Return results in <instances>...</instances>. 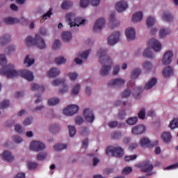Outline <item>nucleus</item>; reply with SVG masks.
Wrapping results in <instances>:
<instances>
[{
	"label": "nucleus",
	"instance_id": "1",
	"mask_svg": "<svg viewBox=\"0 0 178 178\" xmlns=\"http://www.w3.org/2000/svg\"><path fill=\"white\" fill-rule=\"evenodd\" d=\"M0 74H1V76H6L8 79H16V77L22 76V77H24V79L28 81H33V80H34V75L33 74V72L29 70L17 71L16 70L15 65L12 64H10L0 70Z\"/></svg>",
	"mask_w": 178,
	"mask_h": 178
},
{
	"label": "nucleus",
	"instance_id": "2",
	"mask_svg": "<svg viewBox=\"0 0 178 178\" xmlns=\"http://www.w3.org/2000/svg\"><path fill=\"white\" fill-rule=\"evenodd\" d=\"M97 56L102 65H105L100 70L101 76H108V74H109V72H111L112 66L113 65L112 58L106 56V50L104 49H99L97 51Z\"/></svg>",
	"mask_w": 178,
	"mask_h": 178
},
{
	"label": "nucleus",
	"instance_id": "3",
	"mask_svg": "<svg viewBox=\"0 0 178 178\" xmlns=\"http://www.w3.org/2000/svg\"><path fill=\"white\" fill-rule=\"evenodd\" d=\"M66 21L68 23L70 29H73V27H80V26H84L87 21L86 19L82 20L80 17H76V15L73 13H70L65 15Z\"/></svg>",
	"mask_w": 178,
	"mask_h": 178
},
{
	"label": "nucleus",
	"instance_id": "4",
	"mask_svg": "<svg viewBox=\"0 0 178 178\" xmlns=\"http://www.w3.org/2000/svg\"><path fill=\"white\" fill-rule=\"evenodd\" d=\"M112 154L113 156H116L117 158H122L124 155V151L120 147H112L110 146L106 149L107 155Z\"/></svg>",
	"mask_w": 178,
	"mask_h": 178
},
{
	"label": "nucleus",
	"instance_id": "5",
	"mask_svg": "<svg viewBox=\"0 0 178 178\" xmlns=\"http://www.w3.org/2000/svg\"><path fill=\"white\" fill-rule=\"evenodd\" d=\"M77 112H79V106L74 104L69 105L63 110V113L65 116H73Z\"/></svg>",
	"mask_w": 178,
	"mask_h": 178
},
{
	"label": "nucleus",
	"instance_id": "6",
	"mask_svg": "<svg viewBox=\"0 0 178 178\" xmlns=\"http://www.w3.org/2000/svg\"><path fill=\"white\" fill-rule=\"evenodd\" d=\"M140 168L141 170V172H144L145 173H148V176H152L154 175V172H152V170L154 169V165L151 162L149 161H145L142 164L140 165Z\"/></svg>",
	"mask_w": 178,
	"mask_h": 178
},
{
	"label": "nucleus",
	"instance_id": "7",
	"mask_svg": "<svg viewBox=\"0 0 178 178\" xmlns=\"http://www.w3.org/2000/svg\"><path fill=\"white\" fill-rule=\"evenodd\" d=\"M30 149L38 152L45 149V144L38 140H33L30 144Z\"/></svg>",
	"mask_w": 178,
	"mask_h": 178
},
{
	"label": "nucleus",
	"instance_id": "8",
	"mask_svg": "<svg viewBox=\"0 0 178 178\" xmlns=\"http://www.w3.org/2000/svg\"><path fill=\"white\" fill-rule=\"evenodd\" d=\"M173 59V51L172 50H168L165 51L163 56L162 65H170Z\"/></svg>",
	"mask_w": 178,
	"mask_h": 178
},
{
	"label": "nucleus",
	"instance_id": "9",
	"mask_svg": "<svg viewBox=\"0 0 178 178\" xmlns=\"http://www.w3.org/2000/svg\"><path fill=\"white\" fill-rule=\"evenodd\" d=\"M149 47L154 49L155 52H159L162 49V44L155 38H152L149 41Z\"/></svg>",
	"mask_w": 178,
	"mask_h": 178
},
{
	"label": "nucleus",
	"instance_id": "10",
	"mask_svg": "<svg viewBox=\"0 0 178 178\" xmlns=\"http://www.w3.org/2000/svg\"><path fill=\"white\" fill-rule=\"evenodd\" d=\"M35 45H36L39 49H45V48H47L45 40H44V38H42L40 34H36L35 36Z\"/></svg>",
	"mask_w": 178,
	"mask_h": 178
},
{
	"label": "nucleus",
	"instance_id": "11",
	"mask_svg": "<svg viewBox=\"0 0 178 178\" xmlns=\"http://www.w3.org/2000/svg\"><path fill=\"white\" fill-rule=\"evenodd\" d=\"M127 8H129V3H127L126 0H120L115 4V9L119 13L124 12V10H127Z\"/></svg>",
	"mask_w": 178,
	"mask_h": 178
},
{
	"label": "nucleus",
	"instance_id": "12",
	"mask_svg": "<svg viewBox=\"0 0 178 178\" xmlns=\"http://www.w3.org/2000/svg\"><path fill=\"white\" fill-rule=\"evenodd\" d=\"M1 157L3 161H5V162H8V163H12V162L15 161V156H13L11 152L8 150L3 152L1 154Z\"/></svg>",
	"mask_w": 178,
	"mask_h": 178
},
{
	"label": "nucleus",
	"instance_id": "13",
	"mask_svg": "<svg viewBox=\"0 0 178 178\" xmlns=\"http://www.w3.org/2000/svg\"><path fill=\"white\" fill-rule=\"evenodd\" d=\"M120 37V32H114L108 37V42L109 45H115L116 42H119V38Z\"/></svg>",
	"mask_w": 178,
	"mask_h": 178
},
{
	"label": "nucleus",
	"instance_id": "14",
	"mask_svg": "<svg viewBox=\"0 0 178 178\" xmlns=\"http://www.w3.org/2000/svg\"><path fill=\"white\" fill-rule=\"evenodd\" d=\"M83 116L86 122H88V123H92V122H94V120L95 119L92 111L89 108H86L84 110Z\"/></svg>",
	"mask_w": 178,
	"mask_h": 178
},
{
	"label": "nucleus",
	"instance_id": "15",
	"mask_svg": "<svg viewBox=\"0 0 178 178\" xmlns=\"http://www.w3.org/2000/svg\"><path fill=\"white\" fill-rule=\"evenodd\" d=\"M124 84H126V79L123 78H118L115 79H113L108 83V86L110 87H113V86L122 87V86H124Z\"/></svg>",
	"mask_w": 178,
	"mask_h": 178
},
{
	"label": "nucleus",
	"instance_id": "16",
	"mask_svg": "<svg viewBox=\"0 0 178 178\" xmlns=\"http://www.w3.org/2000/svg\"><path fill=\"white\" fill-rule=\"evenodd\" d=\"M145 126L141 124L135 126L131 131L132 134H134V136H137L138 134H143V133L145 132Z\"/></svg>",
	"mask_w": 178,
	"mask_h": 178
},
{
	"label": "nucleus",
	"instance_id": "17",
	"mask_svg": "<svg viewBox=\"0 0 178 178\" xmlns=\"http://www.w3.org/2000/svg\"><path fill=\"white\" fill-rule=\"evenodd\" d=\"M105 26V19L99 18L98 19L94 26L95 31H99Z\"/></svg>",
	"mask_w": 178,
	"mask_h": 178
},
{
	"label": "nucleus",
	"instance_id": "18",
	"mask_svg": "<svg viewBox=\"0 0 178 178\" xmlns=\"http://www.w3.org/2000/svg\"><path fill=\"white\" fill-rule=\"evenodd\" d=\"M90 50H88L86 51H84L83 53H81L79 54V57L75 58L74 61L77 65H81L83 63V60L80 59V58H82V59H87L88 58V55H90Z\"/></svg>",
	"mask_w": 178,
	"mask_h": 178
},
{
	"label": "nucleus",
	"instance_id": "19",
	"mask_svg": "<svg viewBox=\"0 0 178 178\" xmlns=\"http://www.w3.org/2000/svg\"><path fill=\"white\" fill-rule=\"evenodd\" d=\"M59 74H60V70L58 67H52L47 72V76L50 78L58 77Z\"/></svg>",
	"mask_w": 178,
	"mask_h": 178
},
{
	"label": "nucleus",
	"instance_id": "20",
	"mask_svg": "<svg viewBox=\"0 0 178 178\" xmlns=\"http://www.w3.org/2000/svg\"><path fill=\"white\" fill-rule=\"evenodd\" d=\"M126 35L129 41H133L136 38V30L134 28H128L126 30Z\"/></svg>",
	"mask_w": 178,
	"mask_h": 178
},
{
	"label": "nucleus",
	"instance_id": "21",
	"mask_svg": "<svg viewBox=\"0 0 178 178\" xmlns=\"http://www.w3.org/2000/svg\"><path fill=\"white\" fill-rule=\"evenodd\" d=\"M161 137L164 143H170L172 141V134L170 132L164 131L161 134Z\"/></svg>",
	"mask_w": 178,
	"mask_h": 178
},
{
	"label": "nucleus",
	"instance_id": "22",
	"mask_svg": "<svg viewBox=\"0 0 178 178\" xmlns=\"http://www.w3.org/2000/svg\"><path fill=\"white\" fill-rule=\"evenodd\" d=\"M140 145L141 147H154V144L151 143L148 138H142L140 140Z\"/></svg>",
	"mask_w": 178,
	"mask_h": 178
},
{
	"label": "nucleus",
	"instance_id": "23",
	"mask_svg": "<svg viewBox=\"0 0 178 178\" xmlns=\"http://www.w3.org/2000/svg\"><path fill=\"white\" fill-rule=\"evenodd\" d=\"M142 67L145 72H151L154 69V65L149 61H144L142 63Z\"/></svg>",
	"mask_w": 178,
	"mask_h": 178
},
{
	"label": "nucleus",
	"instance_id": "24",
	"mask_svg": "<svg viewBox=\"0 0 178 178\" xmlns=\"http://www.w3.org/2000/svg\"><path fill=\"white\" fill-rule=\"evenodd\" d=\"M109 26L111 29H115L116 27H119L120 26V22L116 19L114 16L110 17V23Z\"/></svg>",
	"mask_w": 178,
	"mask_h": 178
},
{
	"label": "nucleus",
	"instance_id": "25",
	"mask_svg": "<svg viewBox=\"0 0 178 178\" xmlns=\"http://www.w3.org/2000/svg\"><path fill=\"white\" fill-rule=\"evenodd\" d=\"M34 58L31 56L28 55L25 57L24 63L26 67H30L31 65H34Z\"/></svg>",
	"mask_w": 178,
	"mask_h": 178
},
{
	"label": "nucleus",
	"instance_id": "26",
	"mask_svg": "<svg viewBox=\"0 0 178 178\" xmlns=\"http://www.w3.org/2000/svg\"><path fill=\"white\" fill-rule=\"evenodd\" d=\"M141 74V69L140 68H135L131 71V78L133 80H136V79H138V76Z\"/></svg>",
	"mask_w": 178,
	"mask_h": 178
},
{
	"label": "nucleus",
	"instance_id": "27",
	"mask_svg": "<svg viewBox=\"0 0 178 178\" xmlns=\"http://www.w3.org/2000/svg\"><path fill=\"white\" fill-rule=\"evenodd\" d=\"M80 88H81V85L80 83L74 84L71 92L72 95H78L79 92H80Z\"/></svg>",
	"mask_w": 178,
	"mask_h": 178
},
{
	"label": "nucleus",
	"instance_id": "28",
	"mask_svg": "<svg viewBox=\"0 0 178 178\" xmlns=\"http://www.w3.org/2000/svg\"><path fill=\"white\" fill-rule=\"evenodd\" d=\"M156 84V79L152 78L145 86V90H151Z\"/></svg>",
	"mask_w": 178,
	"mask_h": 178
},
{
	"label": "nucleus",
	"instance_id": "29",
	"mask_svg": "<svg viewBox=\"0 0 178 178\" xmlns=\"http://www.w3.org/2000/svg\"><path fill=\"white\" fill-rule=\"evenodd\" d=\"M143 19V13L138 12L134 14L132 17V22L134 23H138V22H141Z\"/></svg>",
	"mask_w": 178,
	"mask_h": 178
},
{
	"label": "nucleus",
	"instance_id": "30",
	"mask_svg": "<svg viewBox=\"0 0 178 178\" xmlns=\"http://www.w3.org/2000/svg\"><path fill=\"white\" fill-rule=\"evenodd\" d=\"M163 74L164 77H170V76H172L173 74V69L170 67H166L163 70Z\"/></svg>",
	"mask_w": 178,
	"mask_h": 178
},
{
	"label": "nucleus",
	"instance_id": "31",
	"mask_svg": "<svg viewBox=\"0 0 178 178\" xmlns=\"http://www.w3.org/2000/svg\"><path fill=\"white\" fill-rule=\"evenodd\" d=\"M49 131L53 133V134H58L60 131V127L58 124L51 125L49 127Z\"/></svg>",
	"mask_w": 178,
	"mask_h": 178
},
{
	"label": "nucleus",
	"instance_id": "32",
	"mask_svg": "<svg viewBox=\"0 0 178 178\" xmlns=\"http://www.w3.org/2000/svg\"><path fill=\"white\" fill-rule=\"evenodd\" d=\"M171 130H175V129H178V118L172 119L168 125Z\"/></svg>",
	"mask_w": 178,
	"mask_h": 178
},
{
	"label": "nucleus",
	"instance_id": "33",
	"mask_svg": "<svg viewBox=\"0 0 178 178\" xmlns=\"http://www.w3.org/2000/svg\"><path fill=\"white\" fill-rule=\"evenodd\" d=\"M63 40L65 41V42H69L70 40H72V33L67 31V32H63Z\"/></svg>",
	"mask_w": 178,
	"mask_h": 178
},
{
	"label": "nucleus",
	"instance_id": "34",
	"mask_svg": "<svg viewBox=\"0 0 178 178\" xmlns=\"http://www.w3.org/2000/svg\"><path fill=\"white\" fill-rule=\"evenodd\" d=\"M59 102H60V99L54 97L48 100V105H49V106H55V105H58Z\"/></svg>",
	"mask_w": 178,
	"mask_h": 178
},
{
	"label": "nucleus",
	"instance_id": "35",
	"mask_svg": "<svg viewBox=\"0 0 178 178\" xmlns=\"http://www.w3.org/2000/svg\"><path fill=\"white\" fill-rule=\"evenodd\" d=\"M162 19L165 22H172V20H173V16H172V14H170V13H163L162 15Z\"/></svg>",
	"mask_w": 178,
	"mask_h": 178
},
{
	"label": "nucleus",
	"instance_id": "36",
	"mask_svg": "<svg viewBox=\"0 0 178 178\" xmlns=\"http://www.w3.org/2000/svg\"><path fill=\"white\" fill-rule=\"evenodd\" d=\"M137 122H138V118L137 117H133L127 120L126 123L129 124V126H134V124H136Z\"/></svg>",
	"mask_w": 178,
	"mask_h": 178
},
{
	"label": "nucleus",
	"instance_id": "37",
	"mask_svg": "<svg viewBox=\"0 0 178 178\" xmlns=\"http://www.w3.org/2000/svg\"><path fill=\"white\" fill-rule=\"evenodd\" d=\"M143 56L145 58H154V54H152V51H151V49L149 47H147L144 51H143Z\"/></svg>",
	"mask_w": 178,
	"mask_h": 178
},
{
	"label": "nucleus",
	"instance_id": "38",
	"mask_svg": "<svg viewBox=\"0 0 178 178\" xmlns=\"http://www.w3.org/2000/svg\"><path fill=\"white\" fill-rule=\"evenodd\" d=\"M160 37H166L168 34H170V30L165 28H161L159 31Z\"/></svg>",
	"mask_w": 178,
	"mask_h": 178
},
{
	"label": "nucleus",
	"instance_id": "39",
	"mask_svg": "<svg viewBox=\"0 0 178 178\" xmlns=\"http://www.w3.org/2000/svg\"><path fill=\"white\" fill-rule=\"evenodd\" d=\"M25 42L26 45H29V47L31 45H35V38H33L31 36H29L25 40Z\"/></svg>",
	"mask_w": 178,
	"mask_h": 178
},
{
	"label": "nucleus",
	"instance_id": "40",
	"mask_svg": "<svg viewBox=\"0 0 178 178\" xmlns=\"http://www.w3.org/2000/svg\"><path fill=\"white\" fill-rule=\"evenodd\" d=\"M146 24L147 27H152L155 24V18L152 17H149L146 19Z\"/></svg>",
	"mask_w": 178,
	"mask_h": 178
},
{
	"label": "nucleus",
	"instance_id": "41",
	"mask_svg": "<svg viewBox=\"0 0 178 178\" xmlns=\"http://www.w3.org/2000/svg\"><path fill=\"white\" fill-rule=\"evenodd\" d=\"M54 62L56 65H63L66 63V58L64 57H57L55 58Z\"/></svg>",
	"mask_w": 178,
	"mask_h": 178
},
{
	"label": "nucleus",
	"instance_id": "42",
	"mask_svg": "<svg viewBox=\"0 0 178 178\" xmlns=\"http://www.w3.org/2000/svg\"><path fill=\"white\" fill-rule=\"evenodd\" d=\"M67 145L66 144H58L54 146L55 151H62V149H66Z\"/></svg>",
	"mask_w": 178,
	"mask_h": 178
},
{
	"label": "nucleus",
	"instance_id": "43",
	"mask_svg": "<svg viewBox=\"0 0 178 178\" xmlns=\"http://www.w3.org/2000/svg\"><path fill=\"white\" fill-rule=\"evenodd\" d=\"M72 6H73V3L67 1H63L61 4L62 9H69V8H72Z\"/></svg>",
	"mask_w": 178,
	"mask_h": 178
},
{
	"label": "nucleus",
	"instance_id": "44",
	"mask_svg": "<svg viewBox=\"0 0 178 178\" xmlns=\"http://www.w3.org/2000/svg\"><path fill=\"white\" fill-rule=\"evenodd\" d=\"M63 83H65V79H56L52 81L51 84L54 87H56L58 86H60Z\"/></svg>",
	"mask_w": 178,
	"mask_h": 178
},
{
	"label": "nucleus",
	"instance_id": "45",
	"mask_svg": "<svg viewBox=\"0 0 178 178\" xmlns=\"http://www.w3.org/2000/svg\"><path fill=\"white\" fill-rule=\"evenodd\" d=\"M68 77L71 81H74L75 80H77L79 74L76 72H70L68 73Z\"/></svg>",
	"mask_w": 178,
	"mask_h": 178
},
{
	"label": "nucleus",
	"instance_id": "46",
	"mask_svg": "<svg viewBox=\"0 0 178 178\" xmlns=\"http://www.w3.org/2000/svg\"><path fill=\"white\" fill-rule=\"evenodd\" d=\"M70 137H74L76 136V127L73 125H68Z\"/></svg>",
	"mask_w": 178,
	"mask_h": 178
},
{
	"label": "nucleus",
	"instance_id": "47",
	"mask_svg": "<svg viewBox=\"0 0 178 178\" xmlns=\"http://www.w3.org/2000/svg\"><path fill=\"white\" fill-rule=\"evenodd\" d=\"M27 166L30 170H34L38 168V163L34 162H29Z\"/></svg>",
	"mask_w": 178,
	"mask_h": 178
},
{
	"label": "nucleus",
	"instance_id": "48",
	"mask_svg": "<svg viewBox=\"0 0 178 178\" xmlns=\"http://www.w3.org/2000/svg\"><path fill=\"white\" fill-rule=\"evenodd\" d=\"M47 156H48V153L42 152V153L39 154L37 156V160L38 161H44V159H47Z\"/></svg>",
	"mask_w": 178,
	"mask_h": 178
},
{
	"label": "nucleus",
	"instance_id": "49",
	"mask_svg": "<svg viewBox=\"0 0 178 178\" xmlns=\"http://www.w3.org/2000/svg\"><path fill=\"white\" fill-rule=\"evenodd\" d=\"M17 22V19H13L12 17H6L4 19V22L6 24H15Z\"/></svg>",
	"mask_w": 178,
	"mask_h": 178
},
{
	"label": "nucleus",
	"instance_id": "50",
	"mask_svg": "<svg viewBox=\"0 0 178 178\" xmlns=\"http://www.w3.org/2000/svg\"><path fill=\"white\" fill-rule=\"evenodd\" d=\"M13 140L14 143H16V144H22V143H23V138L19 136H13Z\"/></svg>",
	"mask_w": 178,
	"mask_h": 178
},
{
	"label": "nucleus",
	"instance_id": "51",
	"mask_svg": "<svg viewBox=\"0 0 178 178\" xmlns=\"http://www.w3.org/2000/svg\"><path fill=\"white\" fill-rule=\"evenodd\" d=\"M136 159H137V155L136 154L124 156V160H125L126 162H130V161H134Z\"/></svg>",
	"mask_w": 178,
	"mask_h": 178
},
{
	"label": "nucleus",
	"instance_id": "52",
	"mask_svg": "<svg viewBox=\"0 0 178 178\" xmlns=\"http://www.w3.org/2000/svg\"><path fill=\"white\" fill-rule=\"evenodd\" d=\"M10 105L9 100H4L0 104V106L2 109H6Z\"/></svg>",
	"mask_w": 178,
	"mask_h": 178
},
{
	"label": "nucleus",
	"instance_id": "53",
	"mask_svg": "<svg viewBox=\"0 0 178 178\" xmlns=\"http://www.w3.org/2000/svg\"><path fill=\"white\" fill-rule=\"evenodd\" d=\"M138 115L139 119H142L143 120V119H145V108H143L142 109H140V111L138 113Z\"/></svg>",
	"mask_w": 178,
	"mask_h": 178
},
{
	"label": "nucleus",
	"instance_id": "54",
	"mask_svg": "<svg viewBox=\"0 0 178 178\" xmlns=\"http://www.w3.org/2000/svg\"><path fill=\"white\" fill-rule=\"evenodd\" d=\"M90 3V0H81L80 1V6L81 8H86L87 6H88Z\"/></svg>",
	"mask_w": 178,
	"mask_h": 178
},
{
	"label": "nucleus",
	"instance_id": "55",
	"mask_svg": "<svg viewBox=\"0 0 178 178\" xmlns=\"http://www.w3.org/2000/svg\"><path fill=\"white\" fill-rule=\"evenodd\" d=\"M119 72H120V66L115 65L113 68V76H118L119 74Z\"/></svg>",
	"mask_w": 178,
	"mask_h": 178
},
{
	"label": "nucleus",
	"instance_id": "56",
	"mask_svg": "<svg viewBox=\"0 0 178 178\" xmlns=\"http://www.w3.org/2000/svg\"><path fill=\"white\" fill-rule=\"evenodd\" d=\"M15 130L17 131V133L22 134V133H23V127L19 124H17L15 125Z\"/></svg>",
	"mask_w": 178,
	"mask_h": 178
},
{
	"label": "nucleus",
	"instance_id": "57",
	"mask_svg": "<svg viewBox=\"0 0 178 178\" xmlns=\"http://www.w3.org/2000/svg\"><path fill=\"white\" fill-rule=\"evenodd\" d=\"M6 63H8L6 56L3 54L0 55V65H6Z\"/></svg>",
	"mask_w": 178,
	"mask_h": 178
},
{
	"label": "nucleus",
	"instance_id": "58",
	"mask_svg": "<svg viewBox=\"0 0 178 178\" xmlns=\"http://www.w3.org/2000/svg\"><path fill=\"white\" fill-rule=\"evenodd\" d=\"M39 33L41 35H43V37L48 35V31L44 27H41L39 30Z\"/></svg>",
	"mask_w": 178,
	"mask_h": 178
},
{
	"label": "nucleus",
	"instance_id": "59",
	"mask_svg": "<svg viewBox=\"0 0 178 178\" xmlns=\"http://www.w3.org/2000/svg\"><path fill=\"white\" fill-rule=\"evenodd\" d=\"M131 91L130 90L127 89L122 93V98H129V96L131 95Z\"/></svg>",
	"mask_w": 178,
	"mask_h": 178
},
{
	"label": "nucleus",
	"instance_id": "60",
	"mask_svg": "<svg viewBox=\"0 0 178 178\" xmlns=\"http://www.w3.org/2000/svg\"><path fill=\"white\" fill-rule=\"evenodd\" d=\"M133 172L131 167H125L122 170V175H129Z\"/></svg>",
	"mask_w": 178,
	"mask_h": 178
},
{
	"label": "nucleus",
	"instance_id": "61",
	"mask_svg": "<svg viewBox=\"0 0 178 178\" xmlns=\"http://www.w3.org/2000/svg\"><path fill=\"white\" fill-rule=\"evenodd\" d=\"M31 123H33V120L30 118H26L23 121L24 126H30V124H31Z\"/></svg>",
	"mask_w": 178,
	"mask_h": 178
},
{
	"label": "nucleus",
	"instance_id": "62",
	"mask_svg": "<svg viewBox=\"0 0 178 178\" xmlns=\"http://www.w3.org/2000/svg\"><path fill=\"white\" fill-rule=\"evenodd\" d=\"M75 123L76 124H82V123H84V119L81 116H78L75 119Z\"/></svg>",
	"mask_w": 178,
	"mask_h": 178
},
{
	"label": "nucleus",
	"instance_id": "63",
	"mask_svg": "<svg viewBox=\"0 0 178 178\" xmlns=\"http://www.w3.org/2000/svg\"><path fill=\"white\" fill-rule=\"evenodd\" d=\"M67 91H69V86H64L63 88L60 89L59 92L60 94H65V92H67Z\"/></svg>",
	"mask_w": 178,
	"mask_h": 178
},
{
	"label": "nucleus",
	"instance_id": "64",
	"mask_svg": "<svg viewBox=\"0 0 178 178\" xmlns=\"http://www.w3.org/2000/svg\"><path fill=\"white\" fill-rule=\"evenodd\" d=\"M178 168V163L175 164H172L164 168L165 170H172V169H177Z\"/></svg>",
	"mask_w": 178,
	"mask_h": 178
}]
</instances>
